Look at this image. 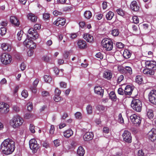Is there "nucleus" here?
Masks as SVG:
<instances>
[{
  "label": "nucleus",
  "instance_id": "f257e3e1",
  "mask_svg": "<svg viewBox=\"0 0 156 156\" xmlns=\"http://www.w3.org/2000/svg\"><path fill=\"white\" fill-rule=\"evenodd\" d=\"M15 142L11 139L5 140L1 145L0 149L3 153L5 154H11L15 148Z\"/></svg>",
  "mask_w": 156,
  "mask_h": 156
},
{
  "label": "nucleus",
  "instance_id": "f03ea898",
  "mask_svg": "<svg viewBox=\"0 0 156 156\" xmlns=\"http://www.w3.org/2000/svg\"><path fill=\"white\" fill-rule=\"evenodd\" d=\"M23 122V119L20 116L16 115L14 116L10 122V125L13 128H16L21 125Z\"/></svg>",
  "mask_w": 156,
  "mask_h": 156
},
{
  "label": "nucleus",
  "instance_id": "7ed1b4c3",
  "mask_svg": "<svg viewBox=\"0 0 156 156\" xmlns=\"http://www.w3.org/2000/svg\"><path fill=\"white\" fill-rule=\"evenodd\" d=\"M39 24H35L34 26V29L33 28L30 29L28 31V34L27 37L28 38H33L34 39H36L38 37L39 35L37 31V30H38Z\"/></svg>",
  "mask_w": 156,
  "mask_h": 156
},
{
  "label": "nucleus",
  "instance_id": "20e7f679",
  "mask_svg": "<svg viewBox=\"0 0 156 156\" xmlns=\"http://www.w3.org/2000/svg\"><path fill=\"white\" fill-rule=\"evenodd\" d=\"M101 45L107 51H110L113 48V43L112 41L108 38L103 39L101 41Z\"/></svg>",
  "mask_w": 156,
  "mask_h": 156
},
{
  "label": "nucleus",
  "instance_id": "39448f33",
  "mask_svg": "<svg viewBox=\"0 0 156 156\" xmlns=\"http://www.w3.org/2000/svg\"><path fill=\"white\" fill-rule=\"evenodd\" d=\"M133 109L137 112H140L142 109V103L139 99H133L131 103Z\"/></svg>",
  "mask_w": 156,
  "mask_h": 156
},
{
  "label": "nucleus",
  "instance_id": "423d86ee",
  "mask_svg": "<svg viewBox=\"0 0 156 156\" xmlns=\"http://www.w3.org/2000/svg\"><path fill=\"white\" fill-rule=\"evenodd\" d=\"M130 119L133 124L136 126H139L141 124L142 118L139 116L134 114L130 116Z\"/></svg>",
  "mask_w": 156,
  "mask_h": 156
},
{
  "label": "nucleus",
  "instance_id": "0eeeda50",
  "mask_svg": "<svg viewBox=\"0 0 156 156\" xmlns=\"http://www.w3.org/2000/svg\"><path fill=\"white\" fill-rule=\"evenodd\" d=\"M142 63L144 64L146 68L150 69L154 71L156 70V62L153 60H144Z\"/></svg>",
  "mask_w": 156,
  "mask_h": 156
},
{
  "label": "nucleus",
  "instance_id": "6e6552de",
  "mask_svg": "<svg viewBox=\"0 0 156 156\" xmlns=\"http://www.w3.org/2000/svg\"><path fill=\"white\" fill-rule=\"evenodd\" d=\"M11 56L8 54L3 53L1 56V60L2 63L5 65L8 64L10 63L12 61Z\"/></svg>",
  "mask_w": 156,
  "mask_h": 156
},
{
  "label": "nucleus",
  "instance_id": "1a4fd4ad",
  "mask_svg": "<svg viewBox=\"0 0 156 156\" xmlns=\"http://www.w3.org/2000/svg\"><path fill=\"white\" fill-rule=\"evenodd\" d=\"M24 41L23 44L27 48L30 49H33L36 47V44L30 39H34L33 38H28Z\"/></svg>",
  "mask_w": 156,
  "mask_h": 156
},
{
  "label": "nucleus",
  "instance_id": "9d476101",
  "mask_svg": "<svg viewBox=\"0 0 156 156\" xmlns=\"http://www.w3.org/2000/svg\"><path fill=\"white\" fill-rule=\"evenodd\" d=\"M30 148L33 150L34 153H35L38 150L39 147L37 145V142L34 139H32L30 140L29 142Z\"/></svg>",
  "mask_w": 156,
  "mask_h": 156
},
{
  "label": "nucleus",
  "instance_id": "9b49d317",
  "mask_svg": "<svg viewBox=\"0 0 156 156\" xmlns=\"http://www.w3.org/2000/svg\"><path fill=\"white\" fill-rule=\"evenodd\" d=\"M148 98L150 101L154 105H156V90L151 91L148 94Z\"/></svg>",
  "mask_w": 156,
  "mask_h": 156
},
{
  "label": "nucleus",
  "instance_id": "f8f14e48",
  "mask_svg": "<svg viewBox=\"0 0 156 156\" xmlns=\"http://www.w3.org/2000/svg\"><path fill=\"white\" fill-rule=\"evenodd\" d=\"M122 137L123 140L126 142L130 143L132 141V137L131 133L127 130L124 131Z\"/></svg>",
  "mask_w": 156,
  "mask_h": 156
},
{
  "label": "nucleus",
  "instance_id": "ddd939ff",
  "mask_svg": "<svg viewBox=\"0 0 156 156\" xmlns=\"http://www.w3.org/2000/svg\"><path fill=\"white\" fill-rule=\"evenodd\" d=\"M147 137L152 141H154L156 140V129H152L148 133Z\"/></svg>",
  "mask_w": 156,
  "mask_h": 156
},
{
  "label": "nucleus",
  "instance_id": "4468645a",
  "mask_svg": "<svg viewBox=\"0 0 156 156\" xmlns=\"http://www.w3.org/2000/svg\"><path fill=\"white\" fill-rule=\"evenodd\" d=\"M112 72L110 70L105 71L103 73V77L107 80H111L112 77Z\"/></svg>",
  "mask_w": 156,
  "mask_h": 156
},
{
  "label": "nucleus",
  "instance_id": "2eb2a0df",
  "mask_svg": "<svg viewBox=\"0 0 156 156\" xmlns=\"http://www.w3.org/2000/svg\"><path fill=\"white\" fill-rule=\"evenodd\" d=\"M66 20L63 18H58L54 22V24L57 26H64L66 23Z\"/></svg>",
  "mask_w": 156,
  "mask_h": 156
},
{
  "label": "nucleus",
  "instance_id": "dca6fc26",
  "mask_svg": "<svg viewBox=\"0 0 156 156\" xmlns=\"http://www.w3.org/2000/svg\"><path fill=\"white\" fill-rule=\"evenodd\" d=\"M9 111L7 104L4 103H0V112L3 113H6Z\"/></svg>",
  "mask_w": 156,
  "mask_h": 156
},
{
  "label": "nucleus",
  "instance_id": "f3484780",
  "mask_svg": "<svg viewBox=\"0 0 156 156\" xmlns=\"http://www.w3.org/2000/svg\"><path fill=\"white\" fill-rule=\"evenodd\" d=\"M94 137L93 133L87 132L83 136V139L85 141H88L92 140Z\"/></svg>",
  "mask_w": 156,
  "mask_h": 156
},
{
  "label": "nucleus",
  "instance_id": "a211bd4d",
  "mask_svg": "<svg viewBox=\"0 0 156 156\" xmlns=\"http://www.w3.org/2000/svg\"><path fill=\"white\" fill-rule=\"evenodd\" d=\"M130 6L131 9L133 11H137L139 9V6L136 1H132L131 3Z\"/></svg>",
  "mask_w": 156,
  "mask_h": 156
},
{
  "label": "nucleus",
  "instance_id": "6ab92c4d",
  "mask_svg": "<svg viewBox=\"0 0 156 156\" xmlns=\"http://www.w3.org/2000/svg\"><path fill=\"white\" fill-rule=\"evenodd\" d=\"M83 37L88 42H91L94 41L93 36L88 33L84 34H83Z\"/></svg>",
  "mask_w": 156,
  "mask_h": 156
},
{
  "label": "nucleus",
  "instance_id": "aec40b11",
  "mask_svg": "<svg viewBox=\"0 0 156 156\" xmlns=\"http://www.w3.org/2000/svg\"><path fill=\"white\" fill-rule=\"evenodd\" d=\"M79 48L80 49H85L87 47L86 42L82 40H79L77 42Z\"/></svg>",
  "mask_w": 156,
  "mask_h": 156
},
{
  "label": "nucleus",
  "instance_id": "412c9836",
  "mask_svg": "<svg viewBox=\"0 0 156 156\" xmlns=\"http://www.w3.org/2000/svg\"><path fill=\"white\" fill-rule=\"evenodd\" d=\"M10 21L13 24L16 26L20 25V22L17 18L14 16H11L10 18Z\"/></svg>",
  "mask_w": 156,
  "mask_h": 156
},
{
  "label": "nucleus",
  "instance_id": "4be33fe9",
  "mask_svg": "<svg viewBox=\"0 0 156 156\" xmlns=\"http://www.w3.org/2000/svg\"><path fill=\"white\" fill-rule=\"evenodd\" d=\"M113 151L115 152L114 154V156H124L125 155L124 152L121 149L116 148L113 150Z\"/></svg>",
  "mask_w": 156,
  "mask_h": 156
},
{
  "label": "nucleus",
  "instance_id": "5701e85b",
  "mask_svg": "<svg viewBox=\"0 0 156 156\" xmlns=\"http://www.w3.org/2000/svg\"><path fill=\"white\" fill-rule=\"evenodd\" d=\"M133 88L130 86H127L125 89L124 93L126 95H130L131 94Z\"/></svg>",
  "mask_w": 156,
  "mask_h": 156
},
{
  "label": "nucleus",
  "instance_id": "b1692460",
  "mask_svg": "<svg viewBox=\"0 0 156 156\" xmlns=\"http://www.w3.org/2000/svg\"><path fill=\"white\" fill-rule=\"evenodd\" d=\"M64 136L66 138H68L73 134V132L72 130L70 129H69L63 132Z\"/></svg>",
  "mask_w": 156,
  "mask_h": 156
},
{
  "label": "nucleus",
  "instance_id": "393cba45",
  "mask_svg": "<svg viewBox=\"0 0 156 156\" xmlns=\"http://www.w3.org/2000/svg\"><path fill=\"white\" fill-rule=\"evenodd\" d=\"M94 91L95 93L102 96L104 91L101 87L99 86H96L94 87Z\"/></svg>",
  "mask_w": 156,
  "mask_h": 156
},
{
  "label": "nucleus",
  "instance_id": "a878e982",
  "mask_svg": "<svg viewBox=\"0 0 156 156\" xmlns=\"http://www.w3.org/2000/svg\"><path fill=\"white\" fill-rule=\"evenodd\" d=\"M143 73L147 75H152L154 74V71L150 69L146 68L143 69Z\"/></svg>",
  "mask_w": 156,
  "mask_h": 156
},
{
  "label": "nucleus",
  "instance_id": "bb28decb",
  "mask_svg": "<svg viewBox=\"0 0 156 156\" xmlns=\"http://www.w3.org/2000/svg\"><path fill=\"white\" fill-rule=\"evenodd\" d=\"M27 17L29 20L32 22H35L37 21V17L33 14L29 13L27 15Z\"/></svg>",
  "mask_w": 156,
  "mask_h": 156
},
{
  "label": "nucleus",
  "instance_id": "cd10ccee",
  "mask_svg": "<svg viewBox=\"0 0 156 156\" xmlns=\"http://www.w3.org/2000/svg\"><path fill=\"white\" fill-rule=\"evenodd\" d=\"M2 48L4 51H10L11 50V46L7 43H3L2 45Z\"/></svg>",
  "mask_w": 156,
  "mask_h": 156
},
{
  "label": "nucleus",
  "instance_id": "c85d7f7f",
  "mask_svg": "<svg viewBox=\"0 0 156 156\" xmlns=\"http://www.w3.org/2000/svg\"><path fill=\"white\" fill-rule=\"evenodd\" d=\"M77 153L79 156H83L85 153V150L83 147H79L77 150Z\"/></svg>",
  "mask_w": 156,
  "mask_h": 156
},
{
  "label": "nucleus",
  "instance_id": "c756f323",
  "mask_svg": "<svg viewBox=\"0 0 156 156\" xmlns=\"http://www.w3.org/2000/svg\"><path fill=\"white\" fill-rule=\"evenodd\" d=\"M147 115L149 119H152L154 116L153 110L151 109H148L147 111Z\"/></svg>",
  "mask_w": 156,
  "mask_h": 156
},
{
  "label": "nucleus",
  "instance_id": "7c9ffc66",
  "mask_svg": "<svg viewBox=\"0 0 156 156\" xmlns=\"http://www.w3.org/2000/svg\"><path fill=\"white\" fill-rule=\"evenodd\" d=\"M114 15V13L112 11H109L106 15V18L107 20H110L112 19Z\"/></svg>",
  "mask_w": 156,
  "mask_h": 156
},
{
  "label": "nucleus",
  "instance_id": "2f4dec72",
  "mask_svg": "<svg viewBox=\"0 0 156 156\" xmlns=\"http://www.w3.org/2000/svg\"><path fill=\"white\" fill-rule=\"evenodd\" d=\"M131 53L128 50H125L123 52V55L124 57L126 58H128L130 57Z\"/></svg>",
  "mask_w": 156,
  "mask_h": 156
},
{
  "label": "nucleus",
  "instance_id": "473e14b6",
  "mask_svg": "<svg viewBox=\"0 0 156 156\" xmlns=\"http://www.w3.org/2000/svg\"><path fill=\"white\" fill-rule=\"evenodd\" d=\"M110 98L113 101H115L116 100V96L115 93L113 91L111 92L109 94Z\"/></svg>",
  "mask_w": 156,
  "mask_h": 156
},
{
  "label": "nucleus",
  "instance_id": "72a5a7b5",
  "mask_svg": "<svg viewBox=\"0 0 156 156\" xmlns=\"http://www.w3.org/2000/svg\"><path fill=\"white\" fill-rule=\"evenodd\" d=\"M44 81L47 83H50L52 80L51 77L48 75H45L43 77Z\"/></svg>",
  "mask_w": 156,
  "mask_h": 156
},
{
  "label": "nucleus",
  "instance_id": "f704fd0d",
  "mask_svg": "<svg viewBox=\"0 0 156 156\" xmlns=\"http://www.w3.org/2000/svg\"><path fill=\"white\" fill-rule=\"evenodd\" d=\"M84 16L86 18L90 19L92 16V13L89 11H86L84 12Z\"/></svg>",
  "mask_w": 156,
  "mask_h": 156
},
{
  "label": "nucleus",
  "instance_id": "c9c22d12",
  "mask_svg": "<svg viewBox=\"0 0 156 156\" xmlns=\"http://www.w3.org/2000/svg\"><path fill=\"white\" fill-rule=\"evenodd\" d=\"M124 71L126 73L131 75L132 73V70L131 67L129 66H126L125 67Z\"/></svg>",
  "mask_w": 156,
  "mask_h": 156
},
{
  "label": "nucleus",
  "instance_id": "e433bc0d",
  "mask_svg": "<svg viewBox=\"0 0 156 156\" xmlns=\"http://www.w3.org/2000/svg\"><path fill=\"white\" fill-rule=\"evenodd\" d=\"M136 82L139 84H141L142 83L143 79L140 76H136L135 79Z\"/></svg>",
  "mask_w": 156,
  "mask_h": 156
},
{
  "label": "nucleus",
  "instance_id": "4c0bfd02",
  "mask_svg": "<svg viewBox=\"0 0 156 156\" xmlns=\"http://www.w3.org/2000/svg\"><path fill=\"white\" fill-rule=\"evenodd\" d=\"M63 147L64 149L67 151L70 149L71 148L70 144L68 142H66L63 145Z\"/></svg>",
  "mask_w": 156,
  "mask_h": 156
},
{
  "label": "nucleus",
  "instance_id": "58836bf2",
  "mask_svg": "<svg viewBox=\"0 0 156 156\" xmlns=\"http://www.w3.org/2000/svg\"><path fill=\"white\" fill-rule=\"evenodd\" d=\"M87 112L88 114H91L92 112V107L90 105H89L86 107Z\"/></svg>",
  "mask_w": 156,
  "mask_h": 156
},
{
  "label": "nucleus",
  "instance_id": "ea45409f",
  "mask_svg": "<svg viewBox=\"0 0 156 156\" xmlns=\"http://www.w3.org/2000/svg\"><path fill=\"white\" fill-rule=\"evenodd\" d=\"M119 34V31L117 29H114L112 31V34L114 36H117Z\"/></svg>",
  "mask_w": 156,
  "mask_h": 156
},
{
  "label": "nucleus",
  "instance_id": "a19ab883",
  "mask_svg": "<svg viewBox=\"0 0 156 156\" xmlns=\"http://www.w3.org/2000/svg\"><path fill=\"white\" fill-rule=\"evenodd\" d=\"M75 117L76 119H80L82 118V115L80 112H77L75 114Z\"/></svg>",
  "mask_w": 156,
  "mask_h": 156
},
{
  "label": "nucleus",
  "instance_id": "79ce46f5",
  "mask_svg": "<svg viewBox=\"0 0 156 156\" xmlns=\"http://www.w3.org/2000/svg\"><path fill=\"white\" fill-rule=\"evenodd\" d=\"M53 143L55 146L56 147L59 146L61 145L60 140L58 139L54 140L53 141Z\"/></svg>",
  "mask_w": 156,
  "mask_h": 156
},
{
  "label": "nucleus",
  "instance_id": "37998d69",
  "mask_svg": "<svg viewBox=\"0 0 156 156\" xmlns=\"http://www.w3.org/2000/svg\"><path fill=\"white\" fill-rule=\"evenodd\" d=\"M35 126L34 125L32 124L30 125L29 127V129L30 131L32 133H34L35 132Z\"/></svg>",
  "mask_w": 156,
  "mask_h": 156
},
{
  "label": "nucleus",
  "instance_id": "c03bdc74",
  "mask_svg": "<svg viewBox=\"0 0 156 156\" xmlns=\"http://www.w3.org/2000/svg\"><path fill=\"white\" fill-rule=\"evenodd\" d=\"M21 95L24 98H26L28 95L27 90H23L21 93Z\"/></svg>",
  "mask_w": 156,
  "mask_h": 156
},
{
  "label": "nucleus",
  "instance_id": "a18cd8bd",
  "mask_svg": "<svg viewBox=\"0 0 156 156\" xmlns=\"http://www.w3.org/2000/svg\"><path fill=\"white\" fill-rule=\"evenodd\" d=\"M23 31L22 30H20L19 31L17 34V37L18 39L20 41L21 39V37L23 35Z\"/></svg>",
  "mask_w": 156,
  "mask_h": 156
},
{
  "label": "nucleus",
  "instance_id": "49530a36",
  "mask_svg": "<svg viewBox=\"0 0 156 156\" xmlns=\"http://www.w3.org/2000/svg\"><path fill=\"white\" fill-rule=\"evenodd\" d=\"M54 100L57 102L60 101L62 100V98L59 96L55 95L54 97Z\"/></svg>",
  "mask_w": 156,
  "mask_h": 156
},
{
  "label": "nucleus",
  "instance_id": "de8ad7c7",
  "mask_svg": "<svg viewBox=\"0 0 156 156\" xmlns=\"http://www.w3.org/2000/svg\"><path fill=\"white\" fill-rule=\"evenodd\" d=\"M118 121L120 123H124V119L122 117V115L121 113H120L119 115Z\"/></svg>",
  "mask_w": 156,
  "mask_h": 156
},
{
  "label": "nucleus",
  "instance_id": "09e8293b",
  "mask_svg": "<svg viewBox=\"0 0 156 156\" xmlns=\"http://www.w3.org/2000/svg\"><path fill=\"white\" fill-rule=\"evenodd\" d=\"M116 12L118 14L122 16L124 15V11L121 9H118L117 10Z\"/></svg>",
  "mask_w": 156,
  "mask_h": 156
},
{
  "label": "nucleus",
  "instance_id": "8fccbe9b",
  "mask_svg": "<svg viewBox=\"0 0 156 156\" xmlns=\"http://www.w3.org/2000/svg\"><path fill=\"white\" fill-rule=\"evenodd\" d=\"M132 19L133 22L135 24L138 23L139 22V19L138 17L136 16H134L133 17Z\"/></svg>",
  "mask_w": 156,
  "mask_h": 156
},
{
  "label": "nucleus",
  "instance_id": "3c124183",
  "mask_svg": "<svg viewBox=\"0 0 156 156\" xmlns=\"http://www.w3.org/2000/svg\"><path fill=\"white\" fill-rule=\"evenodd\" d=\"M1 33L0 34L2 35H5L6 32V29L5 27H2L0 29Z\"/></svg>",
  "mask_w": 156,
  "mask_h": 156
},
{
  "label": "nucleus",
  "instance_id": "603ef678",
  "mask_svg": "<svg viewBox=\"0 0 156 156\" xmlns=\"http://www.w3.org/2000/svg\"><path fill=\"white\" fill-rule=\"evenodd\" d=\"M41 95L43 97H47L49 95V93L47 91H44L42 92Z\"/></svg>",
  "mask_w": 156,
  "mask_h": 156
},
{
  "label": "nucleus",
  "instance_id": "864d4df0",
  "mask_svg": "<svg viewBox=\"0 0 156 156\" xmlns=\"http://www.w3.org/2000/svg\"><path fill=\"white\" fill-rule=\"evenodd\" d=\"M116 45L117 47L119 48H123L124 46V44L121 42H117Z\"/></svg>",
  "mask_w": 156,
  "mask_h": 156
},
{
  "label": "nucleus",
  "instance_id": "5fc2aeb1",
  "mask_svg": "<svg viewBox=\"0 0 156 156\" xmlns=\"http://www.w3.org/2000/svg\"><path fill=\"white\" fill-rule=\"evenodd\" d=\"M50 17V14L48 13H44L43 15V18L44 20H48Z\"/></svg>",
  "mask_w": 156,
  "mask_h": 156
},
{
  "label": "nucleus",
  "instance_id": "6e6d98bb",
  "mask_svg": "<svg viewBox=\"0 0 156 156\" xmlns=\"http://www.w3.org/2000/svg\"><path fill=\"white\" fill-rule=\"evenodd\" d=\"M70 37L72 39L76 38L78 36V34L77 33H72L69 34Z\"/></svg>",
  "mask_w": 156,
  "mask_h": 156
},
{
  "label": "nucleus",
  "instance_id": "4d7b16f0",
  "mask_svg": "<svg viewBox=\"0 0 156 156\" xmlns=\"http://www.w3.org/2000/svg\"><path fill=\"white\" fill-rule=\"evenodd\" d=\"M55 131V127L54 126L51 125L50 126V128L49 130V133L51 134H54Z\"/></svg>",
  "mask_w": 156,
  "mask_h": 156
},
{
  "label": "nucleus",
  "instance_id": "13d9d810",
  "mask_svg": "<svg viewBox=\"0 0 156 156\" xmlns=\"http://www.w3.org/2000/svg\"><path fill=\"white\" fill-rule=\"evenodd\" d=\"M53 15L55 16H60L62 14V12L58 11L57 10H55L53 12Z\"/></svg>",
  "mask_w": 156,
  "mask_h": 156
},
{
  "label": "nucleus",
  "instance_id": "bf43d9fd",
  "mask_svg": "<svg viewBox=\"0 0 156 156\" xmlns=\"http://www.w3.org/2000/svg\"><path fill=\"white\" fill-rule=\"evenodd\" d=\"M124 76L122 75H120L118 78L117 80V83H119L123 79Z\"/></svg>",
  "mask_w": 156,
  "mask_h": 156
},
{
  "label": "nucleus",
  "instance_id": "052dcab7",
  "mask_svg": "<svg viewBox=\"0 0 156 156\" xmlns=\"http://www.w3.org/2000/svg\"><path fill=\"white\" fill-rule=\"evenodd\" d=\"M96 57L100 59H102L103 58V55L101 53L99 52L96 55Z\"/></svg>",
  "mask_w": 156,
  "mask_h": 156
},
{
  "label": "nucleus",
  "instance_id": "680f3d73",
  "mask_svg": "<svg viewBox=\"0 0 156 156\" xmlns=\"http://www.w3.org/2000/svg\"><path fill=\"white\" fill-rule=\"evenodd\" d=\"M55 95L60 96L61 93V91L58 88H56L55 90Z\"/></svg>",
  "mask_w": 156,
  "mask_h": 156
},
{
  "label": "nucleus",
  "instance_id": "e2e57ef3",
  "mask_svg": "<svg viewBox=\"0 0 156 156\" xmlns=\"http://www.w3.org/2000/svg\"><path fill=\"white\" fill-rule=\"evenodd\" d=\"M137 155L138 156H144V153L142 150H140L137 153Z\"/></svg>",
  "mask_w": 156,
  "mask_h": 156
},
{
  "label": "nucleus",
  "instance_id": "0e129e2a",
  "mask_svg": "<svg viewBox=\"0 0 156 156\" xmlns=\"http://www.w3.org/2000/svg\"><path fill=\"white\" fill-rule=\"evenodd\" d=\"M27 110L29 111H31L33 108V106L31 103H29L27 104Z\"/></svg>",
  "mask_w": 156,
  "mask_h": 156
},
{
  "label": "nucleus",
  "instance_id": "69168bd1",
  "mask_svg": "<svg viewBox=\"0 0 156 156\" xmlns=\"http://www.w3.org/2000/svg\"><path fill=\"white\" fill-rule=\"evenodd\" d=\"M42 59L43 60L46 62H49L50 59L49 57L47 56H43L42 57Z\"/></svg>",
  "mask_w": 156,
  "mask_h": 156
},
{
  "label": "nucleus",
  "instance_id": "338daca9",
  "mask_svg": "<svg viewBox=\"0 0 156 156\" xmlns=\"http://www.w3.org/2000/svg\"><path fill=\"white\" fill-rule=\"evenodd\" d=\"M60 86L62 88H66V83L64 82H61L60 83Z\"/></svg>",
  "mask_w": 156,
  "mask_h": 156
},
{
  "label": "nucleus",
  "instance_id": "774afa93",
  "mask_svg": "<svg viewBox=\"0 0 156 156\" xmlns=\"http://www.w3.org/2000/svg\"><path fill=\"white\" fill-rule=\"evenodd\" d=\"M13 110L16 112H19L20 110V108L16 106H13L12 107Z\"/></svg>",
  "mask_w": 156,
  "mask_h": 156
}]
</instances>
